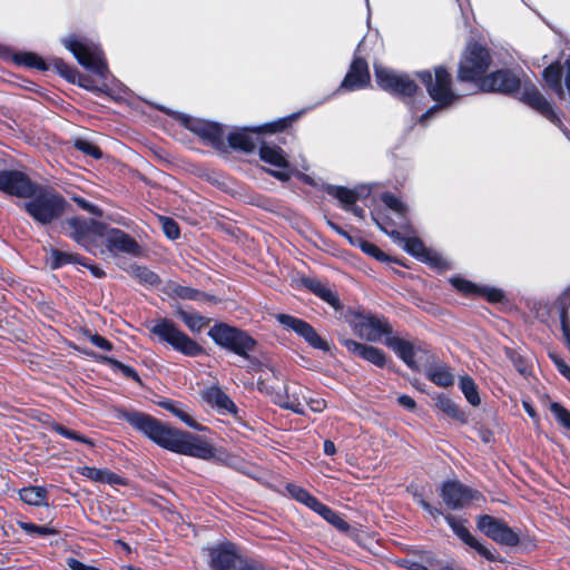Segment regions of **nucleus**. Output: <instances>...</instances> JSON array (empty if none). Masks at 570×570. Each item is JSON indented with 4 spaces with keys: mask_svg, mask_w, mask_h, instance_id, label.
<instances>
[{
    "mask_svg": "<svg viewBox=\"0 0 570 570\" xmlns=\"http://www.w3.org/2000/svg\"><path fill=\"white\" fill-rule=\"evenodd\" d=\"M419 79L426 87L430 97L436 101V105L429 108L421 117L419 122L425 125L428 119L441 108L453 105L462 95L452 88L451 75L444 67H436L434 75L429 70L417 72Z\"/></svg>",
    "mask_w": 570,
    "mask_h": 570,
    "instance_id": "obj_1",
    "label": "nucleus"
},
{
    "mask_svg": "<svg viewBox=\"0 0 570 570\" xmlns=\"http://www.w3.org/2000/svg\"><path fill=\"white\" fill-rule=\"evenodd\" d=\"M66 199L55 189L38 187L24 203V210L35 222L48 225L59 219L67 209Z\"/></svg>",
    "mask_w": 570,
    "mask_h": 570,
    "instance_id": "obj_2",
    "label": "nucleus"
},
{
    "mask_svg": "<svg viewBox=\"0 0 570 570\" xmlns=\"http://www.w3.org/2000/svg\"><path fill=\"white\" fill-rule=\"evenodd\" d=\"M61 42L83 68L104 80L107 79L109 73L108 66L104 52L97 43L76 35L65 37Z\"/></svg>",
    "mask_w": 570,
    "mask_h": 570,
    "instance_id": "obj_3",
    "label": "nucleus"
},
{
    "mask_svg": "<svg viewBox=\"0 0 570 570\" xmlns=\"http://www.w3.org/2000/svg\"><path fill=\"white\" fill-rule=\"evenodd\" d=\"M302 112H295L255 128L235 129L227 135L228 146L245 153L253 151L258 144V134L279 132L286 129Z\"/></svg>",
    "mask_w": 570,
    "mask_h": 570,
    "instance_id": "obj_4",
    "label": "nucleus"
},
{
    "mask_svg": "<svg viewBox=\"0 0 570 570\" xmlns=\"http://www.w3.org/2000/svg\"><path fill=\"white\" fill-rule=\"evenodd\" d=\"M212 570H258L261 562L243 556L232 542H223L208 549Z\"/></svg>",
    "mask_w": 570,
    "mask_h": 570,
    "instance_id": "obj_5",
    "label": "nucleus"
},
{
    "mask_svg": "<svg viewBox=\"0 0 570 570\" xmlns=\"http://www.w3.org/2000/svg\"><path fill=\"white\" fill-rule=\"evenodd\" d=\"M150 332L157 336L159 341L167 343L175 351L186 356L194 357L203 353V347L168 318L156 321L150 327Z\"/></svg>",
    "mask_w": 570,
    "mask_h": 570,
    "instance_id": "obj_6",
    "label": "nucleus"
},
{
    "mask_svg": "<svg viewBox=\"0 0 570 570\" xmlns=\"http://www.w3.org/2000/svg\"><path fill=\"white\" fill-rule=\"evenodd\" d=\"M208 336L216 345L229 350L235 354L249 358L248 353L256 345V341L246 332L226 323L215 324L208 332Z\"/></svg>",
    "mask_w": 570,
    "mask_h": 570,
    "instance_id": "obj_7",
    "label": "nucleus"
},
{
    "mask_svg": "<svg viewBox=\"0 0 570 570\" xmlns=\"http://www.w3.org/2000/svg\"><path fill=\"white\" fill-rule=\"evenodd\" d=\"M121 417L159 446L168 450L176 429L169 428L151 415L141 412L127 411L122 413Z\"/></svg>",
    "mask_w": 570,
    "mask_h": 570,
    "instance_id": "obj_8",
    "label": "nucleus"
},
{
    "mask_svg": "<svg viewBox=\"0 0 570 570\" xmlns=\"http://www.w3.org/2000/svg\"><path fill=\"white\" fill-rule=\"evenodd\" d=\"M174 116L185 128L199 137L204 144L217 150L226 149L225 130L220 124L181 112H174Z\"/></svg>",
    "mask_w": 570,
    "mask_h": 570,
    "instance_id": "obj_9",
    "label": "nucleus"
},
{
    "mask_svg": "<svg viewBox=\"0 0 570 570\" xmlns=\"http://www.w3.org/2000/svg\"><path fill=\"white\" fill-rule=\"evenodd\" d=\"M490 66V55L480 45H470L459 67V79L481 83L485 71Z\"/></svg>",
    "mask_w": 570,
    "mask_h": 570,
    "instance_id": "obj_10",
    "label": "nucleus"
},
{
    "mask_svg": "<svg viewBox=\"0 0 570 570\" xmlns=\"http://www.w3.org/2000/svg\"><path fill=\"white\" fill-rule=\"evenodd\" d=\"M375 79L380 88L402 97L412 98L416 91V83L405 73H399L390 68L374 65Z\"/></svg>",
    "mask_w": 570,
    "mask_h": 570,
    "instance_id": "obj_11",
    "label": "nucleus"
},
{
    "mask_svg": "<svg viewBox=\"0 0 570 570\" xmlns=\"http://www.w3.org/2000/svg\"><path fill=\"white\" fill-rule=\"evenodd\" d=\"M168 450L202 460H209L215 455L214 448L207 441L179 430H176Z\"/></svg>",
    "mask_w": 570,
    "mask_h": 570,
    "instance_id": "obj_12",
    "label": "nucleus"
},
{
    "mask_svg": "<svg viewBox=\"0 0 570 570\" xmlns=\"http://www.w3.org/2000/svg\"><path fill=\"white\" fill-rule=\"evenodd\" d=\"M71 229V237L89 253L102 254L104 249L96 245L95 237L104 236V225L94 219L72 217L67 222Z\"/></svg>",
    "mask_w": 570,
    "mask_h": 570,
    "instance_id": "obj_13",
    "label": "nucleus"
},
{
    "mask_svg": "<svg viewBox=\"0 0 570 570\" xmlns=\"http://www.w3.org/2000/svg\"><path fill=\"white\" fill-rule=\"evenodd\" d=\"M276 321L286 330L292 331L302 337L311 347L330 352V344L322 338L316 330L306 321L289 314L278 313L275 315Z\"/></svg>",
    "mask_w": 570,
    "mask_h": 570,
    "instance_id": "obj_14",
    "label": "nucleus"
},
{
    "mask_svg": "<svg viewBox=\"0 0 570 570\" xmlns=\"http://www.w3.org/2000/svg\"><path fill=\"white\" fill-rule=\"evenodd\" d=\"M259 157L272 168L267 171L278 180L286 181L295 173V168L288 161L284 150L274 144L264 142L259 147Z\"/></svg>",
    "mask_w": 570,
    "mask_h": 570,
    "instance_id": "obj_15",
    "label": "nucleus"
},
{
    "mask_svg": "<svg viewBox=\"0 0 570 570\" xmlns=\"http://www.w3.org/2000/svg\"><path fill=\"white\" fill-rule=\"evenodd\" d=\"M476 525L488 538L501 546L515 547L520 541L519 534L501 519L484 514L479 517Z\"/></svg>",
    "mask_w": 570,
    "mask_h": 570,
    "instance_id": "obj_16",
    "label": "nucleus"
},
{
    "mask_svg": "<svg viewBox=\"0 0 570 570\" xmlns=\"http://www.w3.org/2000/svg\"><path fill=\"white\" fill-rule=\"evenodd\" d=\"M394 243L401 246L406 253L421 262L429 263L432 266L440 267L442 258L434 252L428 249L417 237L404 236L397 230H385Z\"/></svg>",
    "mask_w": 570,
    "mask_h": 570,
    "instance_id": "obj_17",
    "label": "nucleus"
},
{
    "mask_svg": "<svg viewBox=\"0 0 570 570\" xmlns=\"http://www.w3.org/2000/svg\"><path fill=\"white\" fill-rule=\"evenodd\" d=\"M441 498L448 508L458 510L472 501L479 500L480 492L463 485L458 481H446L441 487Z\"/></svg>",
    "mask_w": 570,
    "mask_h": 570,
    "instance_id": "obj_18",
    "label": "nucleus"
},
{
    "mask_svg": "<svg viewBox=\"0 0 570 570\" xmlns=\"http://www.w3.org/2000/svg\"><path fill=\"white\" fill-rule=\"evenodd\" d=\"M363 40L358 43L350 70L341 82L340 89L358 90L368 86L371 76L366 60L361 57Z\"/></svg>",
    "mask_w": 570,
    "mask_h": 570,
    "instance_id": "obj_19",
    "label": "nucleus"
},
{
    "mask_svg": "<svg viewBox=\"0 0 570 570\" xmlns=\"http://www.w3.org/2000/svg\"><path fill=\"white\" fill-rule=\"evenodd\" d=\"M521 88V79L511 70H499L481 79L480 89L489 92L513 94Z\"/></svg>",
    "mask_w": 570,
    "mask_h": 570,
    "instance_id": "obj_20",
    "label": "nucleus"
},
{
    "mask_svg": "<svg viewBox=\"0 0 570 570\" xmlns=\"http://www.w3.org/2000/svg\"><path fill=\"white\" fill-rule=\"evenodd\" d=\"M521 101L561 128L562 122L552 105L531 82H524L521 90Z\"/></svg>",
    "mask_w": 570,
    "mask_h": 570,
    "instance_id": "obj_21",
    "label": "nucleus"
},
{
    "mask_svg": "<svg viewBox=\"0 0 570 570\" xmlns=\"http://www.w3.org/2000/svg\"><path fill=\"white\" fill-rule=\"evenodd\" d=\"M354 331L368 342H381L384 336H391L392 327L385 318L368 314L358 317Z\"/></svg>",
    "mask_w": 570,
    "mask_h": 570,
    "instance_id": "obj_22",
    "label": "nucleus"
},
{
    "mask_svg": "<svg viewBox=\"0 0 570 570\" xmlns=\"http://www.w3.org/2000/svg\"><path fill=\"white\" fill-rule=\"evenodd\" d=\"M308 390L298 384L289 383L284 386L283 392L273 395V402L283 409L293 411L296 414L305 413V402H307Z\"/></svg>",
    "mask_w": 570,
    "mask_h": 570,
    "instance_id": "obj_23",
    "label": "nucleus"
},
{
    "mask_svg": "<svg viewBox=\"0 0 570 570\" xmlns=\"http://www.w3.org/2000/svg\"><path fill=\"white\" fill-rule=\"evenodd\" d=\"M107 250L116 256L118 253H124L130 256H139L141 247L139 244L124 230L111 228L104 230Z\"/></svg>",
    "mask_w": 570,
    "mask_h": 570,
    "instance_id": "obj_24",
    "label": "nucleus"
},
{
    "mask_svg": "<svg viewBox=\"0 0 570 570\" xmlns=\"http://www.w3.org/2000/svg\"><path fill=\"white\" fill-rule=\"evenodd\" d=\"M384 344L412 370H416L419 367L416 357L420 356L421 353H426L421 345H415L414 343L399 336H386Z\"/></svg>",
    "mask_w": 570,
    "mask_h": 570,
    "instance_id": "obj_25",
    "label": "nucleus"
},
{
    "mask_svg": "<svg viewBox=\"0 0 570 570\" xmlns=\"http://www.w3.org/2000/svg\"><path fill=\"white\" fill-rule=\"evenodd\" d=\"M37 186L21 171L2 170V191L18 197L29 198Z\"/></svg>",
    "mask_w": 570,
    "mask_h": 570,
    "instance_id": "obj_26",
    "label": "nucleus"
},
{
    "mask_svg": "<svg viewBox=\"0 0 570 570\" xmlns=\"http://www.w3.org/2000/svg\"><path fill=\"white\" fill-rule=\"evenodd\" d=\"M445 521L452 529V531L468 546L473 548L478 553L484 557L488 560H494V553L488 549L484 544H482L479 540H476L469 531L465 525V521L458 519L451 514L445 515Z\"/></svg>",
    "mask_w": 570,
    "mask_h": 570,
    "instance_id": "obj_27",
    "label": "nucleus"
},
{
    "mask_svg": "<svg viewBox=\"0 0 570 570\" xmlns=\"http://www.w3.org/2000/svg\"><path fill=\"white\" fill-rule=\"evenodd\" d=\"M341 343L350 353L357 355L377 367H384L386 364L385 353L379 347L358 343L351 338L342 340Z\"/></svg>",
    "mask_w": 570,
    "mask_h": 570,
    "instance_id": "obj_28",
    "label": "nucleus"
},
{
    "mask_svg": "<svg viewBox=\"0 0 570 570\" xmlns=\"http://www.w3.org/2000/svg\"><path fill=\"white\" fill-rule=\"evenodd\" d=\"M55 69L65 79L72 83H78L81 88L90 90L92 92H102L105 91L104 87H98L94 85V80L80 73L76 68L68 66L62 59L55 58L52 60Z\"/></svg>",
    "mask_w": 570,
    "mask_h": 570,
    "instance_id": "obj_29",
    "label": "nucleus"
},
{
    "mask_svg": "<svg viewBox=\"0 0 570 570\" xmlns=\"http://www.w3.org/2000/svg\"><path fill=\"white\" fill-rule=\"evenodd\" d=\"M325 191L335 197L345 210L350 209V206L356 204L358 199L370 195V189L366 186H358L350 189L343 186L327 185L325 187Z\"/></svg>",
    "mask_w": 570,
    "mask_h": 570,
    "instance_id": "obj_30",
    "label": "nucleus"
},
{
    "mask_svg": "<svg viewBox=\"0 0 570 570\" xmlns=\"http://www.w3.org/2000/svg\"><path fill=\"white\" fill-rule=\"evenodd\" d=\"M2 60H11L17 66H23L41 71H46L48 63L37 53L30 51L10 52L2 48Z\"/></svg>",
    "mask_w": 570,
    "mask_h": 570,
    "instance_id": "obj_31",
    "label": "nucleus"
},
{
    "mask_svg": "<svg viewBox=\"0 0 570 570\" xmlns=\"http://www.w3.org/2000/svg\"><path fill=\"white\" fill-rule=\"evenodd\" d=\"M77 472L80 475H82L91 481H95V482L106 483V484H110V485L125 484L124 478H121L120 475L114 473L112 471H110L108 469H98L95 466L83 465V466H79L77 469Z\"/></svg>",
    "mask_w": 570,
    "mask_h": 570,
    "instance_id": "obj_32",
    "label": "nucleus"
},
{
    "mask_svg": "<svg viewBox=\"0 0 570 570\" xmlns=\"http://www.w3.org/2000/svg\"><path fill=\"white\" fill-rule=\"evenodd\" d=\"M204 399L220 413H236L235 403L218 386H212L204 393Z\"/></svg>",
    "mask_w": 570,
    "mask_h": 570,
    "instance_id": "obj_33",
    "label": "nucleus"
},
{
    "mask_svg": "<svg viewBox=\"0 0 570 570\" xmlns=\"http://www.w3.org/2000/svg\"><path fill=\"white\" fill-rule=\"evenodd\" d=\"M428 379L434 384L448 387L454 383V374L449 365L445 363L431 364L426 370Z\"/></svg>",
    "mask_w": 570,
    "mask_h": 570,
    "instance_id": "obj_34",
    "label": "nucleus"
},
{
    "mask_svg": "<svg viewBox=\"0 0 570 570\" xmlns=\"http://www.w3.org/2000/svg\"><path fill=\"white\" fill-rule=\"evenodd\" d=\"M165 293L169 296L180 298V299H190V301H203L207 297V295L196 288L180 285L176 282L169 281L165 288Z\"/></svg>",
    "mask_w": 570,
    "mask_h": 570,
    "instance_id": "obj_35",
    "label": "nucleus"
},
{
    "mask_svg": "<svg viewBox=\"0 0 570 570\" xmlns=\"http://www.w3.org/2000/svg\"><path fill=\"white\" fill-rule=\"evenodd\" d=\"M435 406L448 417L460 423L466 422L465 413L449 396L440 394L435 399Z\"/></svg>",
    "mask_w": 570,
    "mask_h": 570,
    "instance_id": "obj_36",
    "label": "nucleus"
},
{
    "mask_svg": "<svg viewBox=\"0 0 570 570\" xmlns=\"http://www.w3.org/2000/svg\"><path fill=\"white\" fill-rule=\"evenodd\" d=\"M543 79L547 86L559 97L563 98L566 92L562 87V68L559 63H552L543 70Z\"/></svg>",
    "mask_w": 570,
    "mask_h": 570,
    "instance_id": "obj_37",
    "label": "nucleus"
},
{
    "mask_svg": "<svg viewBox=\"0 0 570 570\" xmlns=\"http://www.w3.org/2000/svg\"><path fill=\"white\" fill-rule=\"evenodd\" d=\"M307 287L320 298L326 302L328 305L334 307L335 309L341 308V302L337 294L331 289L326 284L322 283L318 279H309L307 281Z\"/></svg>",
    "mask_w": 570,
    "mask_h": 570,
    "instance_id": "obj_38",
    "label": "nucleus"
},
{
    "mask_svg": "<svg viewBox=\"0 0 570 570\" xmlns=\"http://www.w3.org/2000/svg\"><path fill=\"white\" fill-rule=\"evenodd\" d=\"M126 271L142 285L157 286L160 283L159 276L146 266L131 264Z\"/></svg>",
    "mask_w": 570,
    "mask_h": 570,
    "instance_id": "obj_39",
    "label": "nucleus"
},
{
    "mask_svg": "<svg viewBox=\"0 0 570 570\" xmlns=\"http://www.w3.org/2000/svg\"><path fill=\"white\" fill-rule=\"evenodd\" d=\"M159 405L173 413L175 416H177L179 420H181L186 425H188L191 429L195 430H203L202 425L198 424L184 409V405L181 403L166 400L159 403Z\"/></svg>",
    "mask_w": 570,
    "mask_h": 570,
    "instance_id": "obj_40",
    "label": "nucleus"
},
{
    "mask_svg": "<svg viewBox=\"0 0 570 570\" xmlns=\"http://www.w3.org/2000/svg\"><path fill=\"white\" fill-rule=\"evenodd\" d=\"M47 490L43 487H28L20 490V499L30 505H47Z\"/></svg>",
    "mask_w": 570,
    "mask_h": 570,
    "instance_id": "obj_41",
    "label": "nucleus"
},
{
    "mask_svg": "<svg viewBox=\"0 0 570 570\" xmlns=\"http://www.w3.org/2000/svg\"><path fill=\"white\" fill-rule=\"evenodd\" d=\"M313 511L341 531H347L350 528L348 523L343 520L336 511L320 501L316 503Z\"/></svg>",
    "mask_w": 570,
    "mask_h": 570,
    "instance_id": "obj_42",
    "label": "nucleus"
},
{
    "mask_svg": "<svg viewBox=\"0 0 570 570\" xmlns=\"http://www.w3.org/2000/svg\"><path fill=\"white\" fill-rule=\"evenodd\" d=\"M177 314L184 324L188 327V330L193 333H200L202 330L210 322L209 318L202 316L198 313H188L179 309Z\"/></svg>",
    "mask_w": 570,
    "mask_h": 570,
    "instance_id": "obj_43",
    "label": "nucleus"
},
{
    "mask_svg": "<svg viewBox=\"0 0 570 570\" xmlns=\"http://www.w3.org/2000/svg\"><path fill=\"white\" fill-rule=\"evenodd\" d=\"M460 390L462 391L463 395L465 396L466 401L472 406H478L481 403L478 386L473 379L469 375H464L460 377L459 381Z\"/></svg>",
    "mask_w": 570,
    "mask_h": 570,
    "instance_id": "obj_44",
    "label": "nucleus"
},
{
    "mask_svg": "<svg viewBox=\"0 0 570 570\" xmlns=\"http://www.w3.org/2000/svg\"><path fill=\"white\" fill-rule=\"evenodd\" d=\"M286 490L293 499L305 504L311 510H313L316 503L318 502V500L315 497L309 494L305 489L297 484L288 483L286 485Z\"/></svg>",
    "mask_w": 570,
    "mask_h": 570,
    "instance_id": "obj_45",
    "label": "nucleus"
},
{
    "mask_svg": "<svg viewBox=\"0 0 570 570\" xmlns=\"http://www.w3.org/2000/svg\"><path fill=\"white\" fill-rule=\"evenodd\" d=\"M258 372H259V377H258L257 384H258L259 390L265 391L266 393H272L273 386H269L267 384V382L271 377H275L276 380H279L281 372L271 365H263V364L258 365Z\"/></svg>",
    "mask_w": 570,
    "mask_h": 570,
    "instance_id": "obj_46",
    "label": "nucleus"
},
{
    "mask_svg": "<svg viewBox=\"0 0 570 570\" xmlns=\"http://www.w3.org/2000/svg\"><path fill=\"white\" fill-rule=\"evenodd\" d=\"M68 263H80V257L70 253L52 249L50 252V266L51 268H59Z\"/></svg>",
    "mask_w": 570,
    "mask_h": 570,
    "instance_id": "obj_47",
    "label": "nucleus"
},
{
    "mask_svg": "<svg viewBox=\"0 0 570 570\" xmlns=\"http://www.w3.org/2000/svg\"><path fill=\"white\" fill-rule=\"evenodd\" d=\"M381 199L389 209L393 210L402 218L405 217L407 207L399 197L391 193H383Z\"/></svg>",
    "mask_w": 570,
    "mask_h": 570,
    "instance_id": "obj_48",
    "label": "nucleus"
},
{
    "mask_svg": "<svg viewBox=\"0 0 570 570\" xmlns=\"http://www.w3.org/2000/svg\"><path fill=\"white\" fill-rule=\"evenodd\" d=\"M451 283L458 291H460L463 294L478 295V293H479V286H476L475 284H473L466 279H463L460 277H453V278H451Z\"/></svg>",
    "mask_w": 570,
    "mask_h": 570,
    "instance_id": "obj_49",
    "label": "nucleus"
},
{
    "mask_svg": "<svg viewBox=\"0 0 570 570\" xmlns=\"http://www.w3.org/2000/svg\"><path fill=\"white\" fill-rule=\"evenodd\" d=\"M550 411L564 428L570 430V412L567 409L554 402L551 403Z\"/></svg>",
    "mask_w": 570,
    "mask_h": 570,
    "instance_id": "obj_50",
    "label": "nucleus"
},
{
    "mask_svg": "<svg viewBox=\"0 0 570 570\" xmlns=\"http://www.w3.org/2000/svg\"><path fill=\"white\" fill-rule=\"evenodd\" d=\"M76 148L86 155L91 156L95 159L101 158L102 154L100 149L88 140H77L75 144Z\"/></svg>",
    "mask_w": 570,
    "mask_h": 570,
    "instance_id": "obj_51",
    "label": "nucleus"
},
{
    "mask_svg": "<svg viewBox=\"0 0 570 570\" xmlns=\"http://www.w3.org/2000/svg\"><path fill=\"white\" fill-rule=\"evenodd\" d=\"M360 246H361V248H362V250L364 253L375 257L377 261H380V262H387L389 261V256L384 252H382L373 243H370V242H366V240H362Z\"/></svg>",
    "mask_w": 570,
    "mask_h": 570,
    "instance_id": "obj_52",
    "label": "nucleus"
},
{
    "mask_svg": "<svg viewBox=\"0 0 570 570\" xmlns=\"http://www.w3.org/2000/svg\"><path fill=\"white\" fill-rule=\"evenodd\" d=\"M478 295L484 296L489 302L498 303L501 302L504 298V293L495 287H479Z\"/></svg>",
    "mask_w": 570,
    "mask_h": 570,
    "instance_id": "obj_53",
    "label": "nucleus"
},
{
    "mask_svg": "<svg viewBox=\"0 0 570 570\" xmlns=\"http://www.w3.org/2000/svg\"><path fill=\"white\" fill-rule=\"evenodd\" d=\"M161 226L165 235L169 239H176L179 237V227L174 219L168 217L161 218Z\"/></svg>",
    "mask_w": 570,
    "mask_h": 570,
    "instance_id": "obj_54",
    "label": "nucleus"
},
{
    "mask_svg": "<svg viewBox=\"0 0 570 570\" xmlns=\"http://www.w3.org/2000/svg\"><path fill=\"white\" fill-rule=\"evenodd\" d=\"M72 200L81 209H83V210H86V212H88V213H90V214H92L95 216H98V217L102 216V210L98 206H96V205L89 203L88 200H86L85 198L79 197V196H75V197H72Z\"/></svg>",
    "mask_w": 570,
    "mask_h": 570,
    "instance_id": "obj_55",
    "label": "nucleus"
},
{
    "mask_svg": "<svg viewBox=\"0 0 570 570\" xmlns=\"http://www.w3.org/2000/svg\"><path fill=\"white\" fill-rule=\"evenodd\" d=\"M414 499L417 502V504H420L422 509H424L430 515L435 518L442 514L440 509L432 507L428 501L423 499L422 495L414 494Z\"/></svg>",
    "mask_w": 570,
    "mask_h": 570,
    "instance_id": "obj_56",
    "label": "nucleus"
},
{
    "mask_svg": "<svg viewBox=\"0 0 570 570\" xmlns=\"http://www.w3.org/2000/svg\"><path fill=\"white\" fill-rule=\"evenodd\" d=\"M115 366L127 377L134 381L140 382L139 375L136 370L129 365H126L119 361H115Z\"/></svg>",
    "mask_w": 570,
    "mask_h": 570,
    "instance_id": "obj_57",
    "label": "nucleus"
},
{
    "mask_svg": "<svg viewBox=\"0 0 570 570\" xmlns=\"http://www.w3.org/2000/svg\"><path fill=\"white\" fill-rule=\"evenodd\" d=\"M560 323L564 343L570 351V322L568 320V315H564V313H560Z\"/></svg>",
    "mask_w": 570,
    "mask_h": 570,
    "instance_id": "obj_58",
    "label": "nucleus"
},
{
    "mask_svg": "<svg viewBox=\"0 0 570 570\" xmlns=\"http://www.w3.org/2000/svg\"><path fill=\"white\" fill-rule=\"evenodd\" d=\"M550 357L557 366L558 371L570 381V367L557 355L550 354Z\"/></svg>",
    "mask_w": 570,
    "mask_h": 570,
    "instance_id": "obj_59",
    "label": "nucleus"
},
{
    "mask_svg": "<svg viewBox=\"0 0 570 570\" xmlns=\"http://www.w3.org/2000/svg\"><path fill=\"white\" fill-rule=\"evenodd\" d=\"M90 342L95 346H97V347H99V348H101L104 351H110L112 348V344L108 340H106L105 337H102V336H100L98 334L91 335L90 336Z\"/></svg>",
    "mask_w": 570,
    "mask_h": 570,
    "instance_id": "obj_60",
    "label": "nucleus"
},
{
    "mask_svg": "<svg viewBox=\"0 0 570 570\" xmlns=\"http://www.w3.org/2000/svg\"><path fill=\"white\" fill-rule=\"evenodd\" d=\"M558 304L560 307V313H564V315H567V311L570 305V287L566 288L559 296Z\"/></svg>",
    "mask_w": 570,
    "mask_h": 570,
    "instance_id": "obj_61",
    "label": "nucleus"
},
{
    "mask_svg": "<svg viewBox=\"0 0 570 570\" xmlns=\"http://www.w3.org/2000/svg\"><path fill=\"white\" fill-rule=\"evenodd\" d=\"M397 403L409 411H413L416 406L415 401L406 394L400 395L397 397Z\"/></svg>",
    "mask_w": 570,
    "mask_h": 570,
    "instance_id": "obj_62",
    "label": "nucleus"
},
{
    "mask_svg": "<svg viewBox=\"0 0 570 570\" xmlns=\"http://www.w3.org/2000/svg\"><path fill=\"white\" fill-rule=\"evenodd\" d=\"M68 439L80 442V443H85L89 446L95 445L92 440L79 434L77 431H73V430H70Z\"/></svg>",
    "mask_w": 570,
    "mask_h": 570,
    "instance_id": "obj_63",
    "label": "nucleus"
},
{
    "mask_svg": "<svg viewBox=\"0 0 570 570\" xmlns=\"http://www.w3.org/2000/svg\"><path fill=\"white\" fill-rule=\"evenodd\" d=\"M313 412H322L326 404L324 400H313L307 397L306 402Z\"/></svg>",
    "mask_w": 570,
    "mask_h": 570,
    "instance_id": "obj_64",
    "label": "nucleus"
}]
</instances>
